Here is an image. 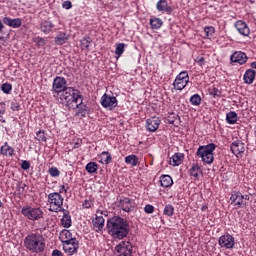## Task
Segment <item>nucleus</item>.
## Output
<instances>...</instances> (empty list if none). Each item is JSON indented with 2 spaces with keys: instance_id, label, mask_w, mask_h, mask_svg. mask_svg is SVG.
I'll use <instances>...</instances> for the list:
<instances>
[{
  "instance_id": "43",
  "label": "nucleus",
  "mask_w": 256,
  "mask_h": 256,
  "mask_svg": "<svg viewBox=\"0 0 256 256\" xmlns=\"http://www.w3.org/2000/svg\"><path fill=\"white\" fill-rule=\"evenodd\" d=\"M49 175H51V177H59V175H61V172L59 171V169L57 167H52L48 170Z\"/></svg>"
},
{
  "instance_id": "22",
  "label": "nucleus",
  "mask_w": 256,
  "mask_h": 256,
  "mask_svg": "<svg viewBox=\"0 0 256 256\" xmlns=\"http://www.w3.org/2000/svg\"><path fill=\"white\" fill-rule=\"evenodd\" d=\"M15 154V148L11 147L9 143L5 142L4 145L0 147V155L3 157H11Z\"/></svg>"
},
{
  "instance_id": "51",
  "label": "nucleus",
  "mask_w": 256,
  "mask_h": 256,
  "mask_svg": "<svg viewBox=\"0 0 256 256\" xmlns=\"http://www.w3.org/2000/svg\"><path fill=\"white\" fill-rule=\"evenodd\" d=\"M197 65H199L200 67H203V65H205V58L204 57H197L195 59Z\"/></svg>"
},
{
  "instance_id": "31",
  "label": "nucleus",
  "mask_w": 256,
  "mask_h": 256,
  "mask_svg": "<svg viewBox=\"0 0 256 256\" xmlns=\"http://www.w3.org/2000/svg\"><path fill=\"white\" fill-rule=\"evenodd\" d=\"M63 217L61 219V225L63 227H65L66 229H69V227H71V215H69V213H67V211L63 210Z\"/></svg>"
},
{
  "instance_id": "14",
  "label": "nucleus",
  "mask_w": 256,
  "mask_h": 256,
  "mask_svg": "<svg viewBox=\"0 0 256 256\" xmlns=\"http://www.w3.org/2000/svg\"><path fill=\"white\" fill-rule=\"evenodd\" d=\"M161 125V119L159 117H151L146 120V129L150 131V133H155L159 126Z\"/></svg>"
},
{
  "instance_id": "59",
  "label": "nucleus",
  "mask_w": 256,
  "mask_h": 256,
  "mask_svg": "<svg viewBox=\"0 0 256 256\" xmlns=\"http://www.w3.org/2000/svg\"><path fill=\"white\" fill-rule=\"evenodd\" d=\"M0 207H3V202H1V200H0Z\"/></svg>"
},
{
  "instance_id": "56",
  "label": "nucleus",
  "mask_w": 256,
  "mask_h": 256,
  "mask_svg": "<svg viewBox=\"0 0 256 256\" xmlns=\"http://www.w3.org/2000/svg\"><path fill=\"white\" fill-rule=\"evenodd\" d=\"M5 29V25H3V22L0 20V33Z\"/></svg>"
},
{
  "instance_id": "57",
  "label": "nucleus",
  "mask_w": 256,
  "mask_h": 256,
  "mask_svg": "<svg viewBox=\"0 0 256 256\" xmlns=\"http://www.w3.org/2000/svg\"><path fill=\"white\" fill-rule=\"evenodd\" d=\"M251 67H252V69H256V62H252Z\"/></svg>"
},
{
  "instance_id": "37",
  "label": "nucleus",
  "mask_w": 256,
  "mask_h": 256,
  "mask_svg": "<svg viewBox=\"0 0 256 256\" xmlns=\"http://www.w3.org/2000/svg\"><path fill=\"white\" fill-rule=\"evenodd\" d=\"M199 173H201V167H199V164H194L190 168V175L192 177H199Z\"/></svg>"
},
{
  "instance_id": "53",
  "label": "nucleus",
  "mask_w": 256,
  "mask_h": 256,
  "mask_svg": "<svg viewBox=\"0 0 256 256\" xmlns=\"http://www.w3.org/2000/svg\"><path fill=\"white\" fill-rule=\"evenodd\" d=\"M52 256H63V253H61L59 250H53Z\"/></svg>"
},
{
  "instance_id": "46",
  "label": "nucleus",
  "mask_w": 256,
  "mask_h": 256,
  "mask_svg": "<svg viewBox=\"0 0 256 256\" xmlns=\"http://www.w3.org/2000/svg\"><path fill=\"white\" fill-rule=\"evenodd\" d=\"M144 211L145 213L147 214H151L155 211V207L151 204H147L145 207H144Z\"/></svg>"
},
{
  "instance_id": "27",
  "label": "nucleus",
  "mask_w": 256,
  "mask_h": 256,
  "mask_svg": "<svg viewBox=\"0 0 256 256\" xmlns=\"http://www.w3.org/2000/svg\"><path fill=\"white\" fill-rule=\"evenodd\" d=\"M54 28H55V24H53V22L49 20L43 21L40 24V29L43 33H51Z\"/></svg>"
},
{
  "instance_id": "45",
  "label": "nucleus",
  "mask_w": 256,
  "mask_h": 256,
  "mask_svg": "<svg viewBox=\"0 0 256 256\" xmlns=\"http://www.w3.org/2000/svg\"><path fill=\"white\" fill-rule=\"evenodd\" d=\"M19 109H21V105L19 104V102H17V100L12 101L11 102V110L19 111Z\"/></svg>"
},
{
  "instance_id": "10",
  "label": "nucleus",
  "mask_w": 256,
  "mask_h": 256,
  "mask_svg": "<svg viewBox=\"0 0 256 256\" xmlns=\"http://www.w3.org/2000/svg\"><path fill=\"white\" fill-rule=\"evenodd\" d=\"M117 207L119 209H122V211H125V213H131L133 209H135V202L133 199L127 198V197H121L116 201Z\"/></svg>"
},
{
  "instance_id": "1",
  "label": "nucleus",
  "mask_w": 256,
  "mask_h": 256,
  "mask_svg": "<svg viewBox=\"0 0 256 256\" xmlns=\"http://www.w3.org/2000/svg\"><path fill=\"white\" fill-rule=\"evenodd\" d=\"M53 97L66 107H73L72 103H79L81 92L73 87H67V80L57 76L52 83Z\"/></svg>"
},
{
  "instance_id": "48",
  "label": "nucleus",
  "mask_w": 256,
  "mask_h": 256,
  "mask_svg": "<svg viewBox=\"0 0 256 256\" xmlns=\"http://www.w3.org/2000/svg\"><path fill=\"white\" fill-rule=\"evenodd\" d=\"M30 167H31V163H29V161L27 160L22 161L21 169H23L24 171H27Z\"/></svg>"
},
{
  "instance_id": "19",
  "label": "nucleus",
  "mask_w": 256,
  "mask_h": 256,
  "mask_svg": "<svg viewBox=\"0 0 256 256\" xmlns=\"http://www.w3.org/2000/svg\"><path fill=\"white\" fill-rule=\"evenodd\" d=\"M232 63H238L239 65H245L247 63V54L245 52L237 51L231 55Z\"/></svg>"
},
{
  "instance_id": "17",
  "label": "nucleus",
  "mask_w": 256,
  "mask_h": 256,
  "mask_svg": "<svg viewBox=\"0 0 256 256\" xmlns=\"http://www.w3.org/2000/svg\"><path fill=\"white\" fill-rule=\"evenodd\" d=\"M230 201L235 205L237 209H241L243 206V194L237 190L231 192Z\"/></svg>"
},
{
  "instance_id": "42",
  "label": "nucleus",
  "mask_w": 256,
  "mask_h": 256,
  "mask_svg": "<svg viewBox=\"0 0 256 256\" xmlns=\"http://www.w3.org/2000/svg\"><path fill=\"white\" fill-rule=\"evenodd\" d=\"M204 32L206 33L207 37H213L215 33V27L213 26H206L204 28Z\"/></svg>"
},
{
  "instance_id": "13",
  "label": "nucleus",
  "mask_w": 256,
  "mask_h": 256,
  "mask_svg": "<svg viewBox=\"0 0 256 256\" xmlns=\"http://www.w3.org/2000/svg\"><path fill=\"white\" fill-rule=\"evenodd\" d=\"M219 245L225 249H233L235 247V238L231 234L223 235L219 238Z\"/></svg>"
},
{
  "instance_id": "23",
  "label": "nucleus",
  "mask_w": 256,
  "mask_h": 256,
  "mask_svg": "<svg viewBox=\"0 0 256 256\" xmlns=\"http://www.w3.org/2000/svg\"><path fill=\"white\" fill-rule=\"evenodd\" d=\"M92 223L95 231L99 233V231H103V227H105V218H103V216H96Z\"/></svg>"
},
{
  "instance_id": "44",
  "label": "nucleus",
  "mask_w": 256,
  "mask_h": 256,
  "mask_svg": "<svg viewBox=\"0 0 256 256\" xmlns=\"http://www.w3.org/2000/svg\"><path fill=\"white\" fill-rule=\"evenodd\" d=\"M36 137H37V140L38 141H41V142H45V141H47V137L45 136V132L44 131H38L37 133H36Z\"/></svg>"
},
{
  "instance_id": "12",
  "label": "nucleus",
  "mask_w": 256,
  "mask_h": 256,
  "mask_svg": "<svg viewBox=\"0 0 256 256\" xmlns=\"http://www.w3.org/2000/svg\"><path fill=\"white\" fill-rule=\"evenodd\" d=\"M63 249L66 255H75L79 249V241L77 239L63 243Z\"/></svg>"
},
{
  "instance_id": "7",
  "label": "nucleus",
  "mask_w": 256,
  "mask_h": 256,
  "mask_svg": "<svg viewBox=\"0 0 256 256\" xmlns=\"http://www.w3.org/2000/svg\"><path fill=\"white\" fill-rule=\"evenodd\" d=\"M188 83L189 73H187V71H182L176 76V79L173 82V87L177 91H183V89L187 87Z\"/></svg>"
},
{
  "instance_id": "47",
  "label": "nucleus",
  "mask_w": 256,
  "mask_h": 256,
  "mask_svg": "<svg viewBox=\"0 0 256 256\" xmlns=\"http://www.w3.org/2000/svg\"><path fill=\"white\" fill-rule=\"evenodd\" d=\"M7 110L5 102H0V117L5 115V111Z\"/></svg>"
},
{
  "instance_id": "15",
  "label": "nucleus",
  "mask_w": 256,
  "mask_h": 256,
  "mask_svg": "<svg viewBox=\"0 0 256 256\" xmlns=\"http://www.w3.org/2000/svg\"><path fill=\"white\" fill-rule=\"evenodd\" d=\"M156 9L160 13H166V15H171L173 13V6H170L167 0H159L156 4Z\"/></svg>"
},
{
  "instance_id": "52",
  "label": "nucleus",
  "mask_w": 256,
  "mask_h": 256,
  "mask_svg": "<svg viewBox=\"0 0 256 256\" xmlns=\"http://www.w3.org/2000/svg\"><path fill=\"white\" fill-rule=\"evenodd\" d=\"M67 191H69V187H65V185L59 186V195H61V193H67Z\"/></svg>"
},
{
  "instance_id": "21",
  "label": "nucleus",
  "mask_w": 256,
  "mask_h": 256,
  "mask_svg": "<svg viewBox=\"0 0 256 256\" xmlns=\"http://www.w3.org/2000/svg\"><path fill=\"white\" fill-rule=\"evenodd\" d=\"M183 159H185V154L183 153H175L170 159L169 163L172 167H179L183 163Z\"/></svg>"
},
{
  "instance_id": "36",
  "label": "nucleus",
  "mask_w": 256,
  "mask_h": 256,
  "mask_svg": "<svg viewBox=\"0 0 256 256\" xmlns=\"http://www.w3.org/2000/svg\"><path fill=\"white\" fill-rule=\"evenodd\" d=\"M191 105L199 107L201 105V96L199 94H194L190 97Z\"/></svg>"
},
{
  "instance_id": "38",
  "label": "nucleus",
  "mask_w": 256,
  "mask_h": 256,
  "mask_svg": "<svg viewBox=\"0 0 256 256\" xmlns=\"http://www.w3.org/2000/svg\"><path fill=\"white\" fill-rule=\"evenodd\" d=\"M173 213H175V208L173 207V205H166L164 208V215H166L167 217H173Z\"/></svg>"
},
{
  "instance_id": "11",
  "label": "nucleus",
  "mask_w": 256,
  "mask_h": 256,
  "mask_svg": "<svg viewBox=\"0 0 256 256\" xmlns=\"http://www.w3.org/2000/svg\"><path fill=\"white\" fill-rule=\"evenodd\" d=\"M101 105L102 107H104V109H108V111H113V109H115V107H117L118 105L117 97L104 94L101 97Z\"/></svg>"
},
{
  "instance_id": "8",
  "label": "nucleus",
  "mask_w": 256,
  "mask_h": 256,
  "mask_svg": "<svg viewBox=\"0 0 256 256\" xmlns=\"http://www.w3.org/2000/svg\"><path fill=\"white\" fill-rule=\"evenodd\" d=\"M72 107H68V109H76V117H87V113H89V109H87V105L83 104V96L80 93V98L78 102H72Z\"/></svg>"
},
{
  "instance_id": "30",
  "label": "nucleus",
  "mask_w": 256,
  "mask_h": 256,
  "mask_svg": "<svg viewBox=\"0 0 256 256\" xmlns=\"http://www.w3.org/2000/svg\"><path fill=\"white\" fill-rule=\"evenodd\" d=\"M160 185L161 187H171L173 185V178L169 175H162L160 177Z\"/></svg>"
},
{
  "instance_id": "16",
  "label": "nucleus",
  "mask_w": 256,
  "mask_h": 256,
  "mask_svg": "<svg viewBox=\"0 0 256 256\" xmlns=\"http://www.w3.org/2000/svg\"><path fill=\"white\" fill-rule=\"evenodd\" d=\"M230 149H231L233 155H236V157L238 155H243V153H245V143H243V141H241V140H235L231 144Z\"/></svg>"
},
{
  "instance_id": "6",
  "label": "nucleus",
  "mask_w": 256,
  "mask_h": 256,
  "mask_svg": "<svg viewBox=\"0 0 256 256\" xmlns=\"http://www.w3.org/2000/svg\"><path fill=\"white\" fill-rule=\"evenodd\" d=\"M22 215L29 221H39L43 219V210L39 207L24 206L21 210Z\"/></svg>"
},
{
  "instance_id": "35",
  "label": "nucleus",
  "mask_w": 256,
  "mask_h": 256,
  "mask_svg": "<svg viewBox=\"0 0 256 256\" xmlns=\"http://www.w3.org/2000/svg\"><path fill=\"white\" fill-rule=\"evenodd\" d=\"M123 53H125V43L116 44L115 55H117V59H119Z\"/></svg>"
},
{
  "instance_id": "28",
  "label": "nucleus",
  "mask_w": 256,
  "mask_h": 256,
  "mask_svg": "<svg viewBox=\"0 0 256 256\" xmlns=\"http://www.w3.org/2000/svg\"><path fill=\"white\" fill-rule=\"evenodd\" d=\"M125 163L131 165V167H137L139 165V157L135 154H131L125 157Z\"/></svg>"
},
{
  "instance_id": "32",
  "label": "nucleus",
  "mask_w": 256,
  "mask_h": 256,
  "mask_svg": "<svg viewBox=\"0 0 256 256\" xmlns=\"http://www.w3.org/2000/svg\"><path fill=\"white\" fill-rule=\"evenodd\" d=\"M239 117L237 116L235 111H230L226 115V121L229 125H235L237 123Z\"/></svg>"
},
{
  "instance_id": "54",
  "label": "nucleus",
  "mask_w": 256,
  "mask_h": 256,
  "mask_svg": "<svg viewBox=\"0 0 256 256\" xmlns=\"http://www.w3.org/2000/svg\"><path fill=\"white\" fill-rule=\"evenodd\" d=\"M38 45H45V39L43 38H37Z\"/></svg>"
},
{
  "instance_id": "39",
  "label": "nucleus",
  "mask_w": 256,
  "mask_h": 256,
  "mask_svg": "<svg viewBox=\"0 0 256 256\" xmlns=\"http://www.w3.org/2000/svg\"><path fill=\"white\" fill-rule=\"evenodd\" d=\"M80 47L81 49H87V51H89V47H91V39L90 38L82 39Z\"/></svg>"
},
{
  "instance_id": "33",
  "label": "nucleus",
  "mask_w": 256,
  "mask_h": 256,
  "mask_svg": "<svg viewBox=\"0 0 256 256\" xmlns=\"http://www.w3.org/2000/svg\"><path fill=\"white\" fill-rule=\"evenodd\" d=\"M150 26L151 29H161V27H163V20H161V18H151Z\"/></svg>"
},
{
  "instance_id": "50",
  "label": "nucleus",
  "mask_w": 256,
  "mask_h": 256,
  "mask_svg": "<svg viewBox=\"0 0 256 256\" xmlns=\"http://www.w3.org/2000/svg\"><path fill=\"white\" fill-rule=\"evenodd\" d=\"M62 7L63 9L69 10L73 7V4L71 3V1L67 0L63 2Z\"/></svg>"
},
{
  "instance_id": "58",
  "label": "nucleus",
  "mask_w": 256,
  "mask_h": 256,
  "mask_svg": "<svg viewBox=\"0 0 256 256\" xmlns=\"http://www.w3.org/2000/svg\"><path fill=\"white\" fill-rule=\"evenodd\" d=\"M0 122H1V123H5V119H3V116L0 117Z\"/></svg>"
},
{
  "instance_id": "34",
  "label": "nucleus",
  "mask_w": 256,
  "mask_h": 256,
  "mask_svg": "<svg viewBox=\"0 0 256 256\" xmlns=\"http://www.w3.org/2000/svg\"><path fill=\"white\" fill-rule=\"evenodd\" d=\"M87 173H97V169H99V165L95 162H90L85 167Z\"/></svg>"
},
{
  "instance_id": "20",
  "label": "nucleus",
  "mask_w": 256,
  "mask_h": 256,
  "mask_svg": "<svg viewBox=\"0 0 256 256\" xmlns=\"http://www.w3.org/2000/svg\"><path fill=\"white\" fill-rule=\"evenodd\" d=\"M2 21L4 25L12 27L13 29H19V27L23 25V21L21 20V18L12 19L10 17H4Z\"/></svg>"
},
{
  "instance_id": "9",
  "label": "nucleus",
  "mask_w": 256,
  "mask_h": 256,
  "mask_svg": "<svg viewBox=\"0 0 256 256\" xmlns=\"http://www.w3.org/2000/svg\"><path fill=\"white\" fill-rule=\"evenodd\" d=\"M115 255L131 256L133 255V245L129 241H122L115 247Z\"/></svg>"
},
{
  "instance_id": "2",
  "label": "nucleus",
  "mask_w": 256,
  "mask_h": 256,
  "mask_svg": "<svg viewBox=\"0 0 256 256\" xmlns=\"http://www.w3.org/2000/svg\"><path fill=\"white\" fill-rule=\"evenodd\" d=\"M107 229L109 235L114 239H124L129 235V223L119 216L108 219Z\"/></svg>"
},
{
  "instance_id": "40",
  "label": "nucleus",
  "mask_w": 256,
  "mask_h": 256,
  "mask_svg": "<svg viewBox=\"0 0 256 256\" xmlns=\"http://www.w3.org/2000/svg\"><path fill=\"white\" fill-rule=\"evenodd\" d=\"M1 89L3 93H5L6 95H9V93H11L13 89V86L10 83H4L2 84Z\"/></svg>"
},
{
  "instance_id": "26",
  "label": "nucleus",
  "mask_w": 256,
  "mask_h": 256,
  "mask_svg": "<svg viewBox=\"0 0 256 256\" xmlns=\"http://www.w3.org/2000/svg\"><path fill=\"white\" fill-rule=\"evenodd\" d=\"M99 163H102V165H109L111 161H113V157L111 156V153L109 151H104L100 155H98Z\"/></svg>"
},
{
  "instance_id": "25",
  "label": "nucleus",
  "mask_w": 256,
  "mask_h": 256,
  "mask_svg": "<svg viewBox=\"0 0 256 256\" xmlns=\"http://www.w3.org/2000/svg\"><path fill=\"white\" fill-rule=\"evenodd\" d=\"M255 75H256L255 70L253 69L246 70L243 76L244 83H246L247 85H251L253 81H255Z\"/></svg>"
},
{
  "instance_id": "18",
  "label": "nucleus",
  "mask_w": 256,
  "mask_h": 256,
  "mask_svg": "<svg viewBox=\"0 0 256 256\" xmlns=\"http://www.w3.org/2000/svg\"><path fill=\"white\" fill-rule=\"evenodd\" d=\"M235 28L240 35H243V37H249V34L251 33V30L249 29L247 23L242 20L236 21Z\"/></svg>"
},
{
  "instance_id": "49",
  "label": "nucleus",
  "mask_w": 256,
  "mask_h": 256,
  "mask_svg": "<svg viewBox=\"0 0 256 256\" xmlns=\"http://www.w3.org/2000/svg\"><path fill=\"white\" fill-rule=\"evenodd\" d=\"M93 205V200L89 199V200H85L83 202V207L84 209H91V206Z\"/></svg>"
},
{
  "instance_id": "41",
  "label": "nucleus",
  "mask_w": 256,
  "mask_h": 256,
  "mask_svg": "<svg viewBox=\"0 0 256 256\" xmlns=\"http://www.w3.org/2000/svg\"><path fill=\"white\" fill-rule=\"evenodd\" d=\"M209 93H210L211 97H213L214 99H217V97H221V90H219L215 87L210 89Z\"/></svg>"
},
{
  "instance_id": "24",
  "label": "nucleus",
  "mask_w": 256,
  "mask_h": 256,
  "mask_svg": "<svg viewBox=\"0 0 256 256\" xmlns=\"http://www.w3.org/2000/svg\"><path fill=\"white\" fill-rule=\"evenodd\" d=\"M59 239L62 243H67L69 241H74L77 238L73 237V233H71L70 230H62Z\"/></svg>"
},
{
  "instance_id": "4",
  "label": "nucleus",
  "mask_w": 256,
  "mask_h": 256,
  "mask_svg": "<svg viewBox=\"0 0 256 256\" xmlns=\"http://www.w3.org/2000/svg\"><path fill=\"white\" fill-rule=\"evenodd\" d=\"M215 149H217V145L214 143L201 145L196 151V157L201 159L204 165H212L213 161H215V156L213 154Z\"/></svg>"
},
{
  "instance_id": "5",
  "label": "nucleus",
  "mask_w": 256,
  "mask_h": 256,
  "mask_svg": "<svg viewBox=\"0 0 256 256\" xmlns=\"http://www.w3.org/2000/svg\"><path fill=\"white\" fill-rule=\"evenodd\" d=\"M63 201H65V199L59 192L50 193L48 195L49 211H52V213H59V211H62Z\"/></svg>"
},
{
  "instance_id": "29",
  "label": "nucleus",
  "mask_w": 256,
  "mask_h": 256,
  "mask_svg": "<svg viewBox=\"0 0 256 256\" xmlns=\"http://www.w3.org/2000/svg\"><path fill=\"white\" fill-rule=\"evenodd\" d=\"M69 40V36L65 32H60L56 37H55V43L56 45H65L67 41Z\"/></svg>"
},
{
  "instance_id": "3",
  "label": "nucleus",
  "mask_w": 256,
  "mask_h": 256,
  "mask_svg": "<svg viewBox=\"0 0 256 256\" xmlns=\"http://www.w3.org/2000/svg\"><path fill=\"white\" fill-rule=\"evenodd\" d=\"M24 245L31 253H43L45 251V238L38 232L27 235Z\"/></svg>"
},
{
  "instance_id": "55",
  "label": "nucleus",
  "mask_w": 256,
  "mask_h": 256,
  "mask_svg": "<svg viewBox=\"0 0 256 256\" xmlns=\"http://www.w3.org/2000/svg\"><path fill=\"white\" fill-rule=\"evenodd\" d=\"M249 199H251L249 195H243V205L245 204V201H249Z\"/></svg>"
}]
</instances>
